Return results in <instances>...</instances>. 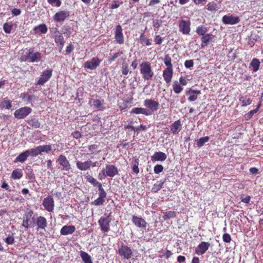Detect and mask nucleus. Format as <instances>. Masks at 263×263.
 Wrapping results in <instances>:
<instances>
[{
  "label": "nucleus",
  "mask_w": 263,
  "mask_h": 263,
  "mask_svg": "<svg viewBox=\"0 0 263 263\" xmlns=\"http://www.w3.org/2000/svg\"><path fill=\"white\" fill-rule=\"evenodd\" d=\"M99 190V195L101 198H105L106 197V193L102 187V184L98 187Z\"/></svg>",
  "instance_id": "3c124183"
},
{
  "label": "nucleus",
  "mask_w": 263,
  "mask_h": 263,
  "mask_svg": "<svg viewBox=\"0 0 263 263\" xmlns=\"http://www.w3.org/2000/svg\"><path fill=\"white\" fill-rule=\"evenodd\" d=\"M213 37H212L211 34L207 33L202 36L201 38V46L202 47L206 46L210 42H213Z\"/></svg>",
  "instance_id": "b1692460"
},
{
  "label": "nucleus",
  "mask_w": 263,
  "mask_h": 263,
  "mask_svg": "<svg viewBox=\"0 0 263 263\" xmlns=\"http://www.w3.org/2000/svg\"><path fill=\"white\" fill-rule=\"evenodd\" d=\"M11 13H12V14L13 15V16H17V15H19L21 13V11L20 9H17V8H13L12 10H11Z\"/></svg>",
  "instance_id": "338daca9"
},
{
  "label": "nucleus",
  "mask_w": 263,
  "mask_h": 263,
  "mask_svg": "<svg viewBox=\"0 0 263 263\" xmlns=\"http://www.w3.org/2000/svg\"><path fill=\"white\" fill-rule=\"evenodd\" d=\"M240 199L242 202L249 203L251 199V197L249 195L245 196L242 195L240 197Z\"/></svg>",
  "instance_id": "5fc2aeb1"
},
{
  "label": "nucleus",
  "mask_w": 263,
  "mask_h": 263,
  "mask_svg": "<svg viewBox=\"0 0 263 263\" xmlns=\"http://www.w3.org/2000/svg\"><path fill=\"white\" fill-rule=\"evenodd\" d=\"M35 224L37 227V230L39 229L45 230V228L47 226V220L44 217L40 216L37 218Z\"/></svg>",
  "instance_id": "aec40b11"
},
{
  "label": "nucleus",
  "mask_w": 263,
  "mask_h": 263,
  "mask_svg": "<svg viewBox=\"0 0 263 263\" xmlns=\"http://www.w3.org/2000/svg\"><path fill=\"white\" fill-rule=\"evenodd\" d=\"M190 21L182 20L179 24V30L182 32L183 34H188L190 32Z\"/></svg>",
  "instance_id": "ddd939ff"
},
{
  "label": "nucleus",
  "mask_w": 263,
  "mask_h": 263,
  "mask_svg": "<svg viewBox=\"0 0 263 263\" xmlns=\"http://www.w3.org/2000/svg\"><path fill=\"white\" fill-rule=\"evenodd\" d=\"M57 161L62 166V170L65 171H68L71 168V164L65 156L61 155L59 156Z\"/></svg>",
  "instance_id": "0eeeda50"
},
{
  "label": "nucleus",
  "mask_w": 263,
  "mask_h": 263,
  "mask_svg": "<svg viewBox=\"0 0 263 263\" xmlns=\"http://www.w3.org/2000/svg\"><path fill=\"white\" fill-rule=\"evenodd\" d=\"M13 29V25L11 22L6 23L3 25V29L5 33H10Z\"/></svg>",
  "instance_id": "c03bdc74"
},
{
  "label": "nucleus",
  "mask_w": 263,
  "mask_h": 263,
  "mask_svg": "<svg viewBox=\"0 0 263 263\" xmlns=\"http://www.w3.org/2000/svg\"><path fill=\"white\" fill-rule=\"evenodd\" d=\"M173 69H165L163 71V77L164 81L167 84L170 83L173 77Z\"/></svg>",
  "instance_id": "4be33fe9"
},
{
  "label": "nucleus",
  "mask_w": 263,
  "mask_h": 263,
  "mask_svg": "<svg viewBox=\"0 0 263 263\" xmlns=\"http://www.w3.org/2000/svg\"><path fill=\"white\" fill-rule=\"evenodd\" d=\"M52 70L46 69L44 71L36 84L40 85H43L47 82L52 76Z\"/></svg>",
  "instance_id": "6e6552de"
},
{
  "label": "nucleus",
  "mask_w": 263,
  "mask_h": 263,
  "mask_svg": "<svg viewBox=\"0 0 263 263\" xmlns=\"http://www.w3.org/2000/svg\"><path fill=\"white\" fill-rule=\"evenodd\" d=\"M210 139V137L208 136H205L202 138H200L197 141V145L198 147H202L204 145V144L207 142Z\"/></svg>",
  "instance_id": "37998d69"
},
{
  "label": "nucleus",
  "mask_w": 263,
  "mask_h": 263,
  "mask_svg": "<svg viewBox=\"0 0 263 263\" xmlns=\"http://www.w3.org/2000/svg\"><path fill=\"white\" fill-rule=\"evenodd\" d=\"M105 171L107 176L114 177L118 174V170L117 167L114 165L107 164Z\"/></svg>",
  "instance_id": "2eb2a0df"
},
{
  "label": "nucleus",
  "mask_w": 263,
  "mask_h": 263,
  "mask_svg": "<svg viewBox=\"0 0 263 263\" xmlns=\"http://www.w3.org/2000/svg\"><path fill=\"white\" fill-rule=\"evenodd\" d=\"M175 216H176L175 212L172 211H169L166 212L164 213V214L163 215V218L165 220L166 219H170V218H173Z\"/></svg>",
  "instance_id": "49530a36"
},
{
  "label": "nucleus",
  "mask_w": 263,
  "mask_h": 263,
  "mask_svg": "<svg viewBox=\"0 0 263 263\" xmlns=\"http://www.w3.org/2000/svg\"><path fill=\"white\" fill-rule=\"evenodd\" d=\"M122 4V2H119L118 1H114L113 3L110 5V8L111 9L117 8Z\"/></svg>",
  "instance_id": "6e6d98bb"
},
{
  "label": "nucleus",
  "mask_w": 263,
  "mask_h": 263,
  "mask_svg": "<svg viewBox=\"0 0 263 263\" xmlns=\"http://www.w3.org/2000/svg\"><path fill=\"white\" fill-rule=\"evenodd\" d=\"M181 127V124L180 120H177L175 121L171 126V131L174 134H177L180 131V128Z\"/></svg>",
  "instance_id": "a878e982"
},
{
  "label": "nucleus",
  "mask_w": 263,
  "mask_h": 263,
  "mask_svg": "<svg viewBox=\"0 0 263 263\" xmlns=\"http://www.w3.org/2000/svg\"><path fill=\"white\" fill-rule=\"evenodd\" d=\"M28 52L21 57L22 61H27L30 63L39 62L42 59L41 53L37 51H34L33 49L30 48L27 50Z\"/></svg>",
  "instance_id": "f03ea898"
},
{
  "label": "nucleus",
  "mask_w": 263,
  "mask_h": 263,
  "mask_svg": "<svg viewBox=\"0 0 263 263\" xmlns=\"http://www.w3.org/2000/svg\"><path fill=\"white\" fill-rule=\"evenodd\" d=\"M105 202V198H101L99 196L97 199L91 202V204L96 206H99L102 205Z\"/></svg>",
  "instance_id": "a18cd8bd"
},
{
  "label": "nucleus",
  "mask_w": 263,
  "mask_h": 263,
  "mask_svg": "<svg viewBox=\"0 0 263 263\" xmlns=\"http://www.w3.org/2000/svg\"><path fill=\"white\" fill-rule=\"evenodd\" d=\"M27 153L28 156H31L32 157H36V154L34 150V148H31L25 151Z\"/></svg>",
  "instance_id": "13d9d810"
},
{
  "label": "nucleus",
  "mask_w": 263,
  "mask_h": 263,
  "mask_svg": "<svg viewBox=\"0 0 263 263\" xmlns=\"http://www.w3.org/2000/svg\"><path fill=\"white\" fill-rule=\"evenodd\" d=\"M208 30V29L207 27H206L204 26H198L196 28V33L199 35H202V36L206 34V33L207 32Z\"/></svg>",
  "instance_id": "ea45409f"
},
{
  "label": "nucleus",
  "mask_w": 263,
  "mask_h": 263,
  "mask_svg": "<svg viewBox=\"0 0 263 263\" xmlns=\"http://www.w3.org/2000/svg\"><path fill=\"white\" fill-rule=\"evenodd\" d=\"M69 16V12L67 10L60 11L57 12L54 16V20L57 22H61L64 21Z\"/></svg>",
  "instance_id": "f8f14e48"
},
{
  "label": "nucleus",
  "mask_w": 263,
  "mask_h": 263,
  "mask_svg": "<svg viewBox=\"0 0 263 263\" xmlns=\"http://www.w3.org/2000/svg\"><path fill=\"white\" fill-rule=\"evenodd\" d=\"M222 239L225 242L229 243L231 241V237L228 233H225L223 235Z\"/></svg>",
  "instance_id": "4d7b16f0"
},
{
  "label": "nucleus",
  "mask_w": 263,
  "mask_h": 263,
  "mask_svg": "<svg viewBox=\"0 0 263 263\" xmlns=\"http://www.w3.org/2000/svg\"><path fill=\"white\" fill-rule=\"evenodd\" d=\"M186 93L189 95L188 100L190 102H192L195 101L197 99L198 96L201 94V91L198 90L190 89L186 92Z\"/></svg>",
  "instance_id": "393cba45"
},
{
  "label": "nucleus",
  "mask_w": 263,
  "mask_h": 263,
  "mask_svg": "<svg viewBox=\"0 0 263 263\" xmlns=\"http://www.w3.org/2000/svg\"><path fill=\"white\" fill-rule=\"evenodd\" d=\"M210 246V243L202 241L199 244L196 249V253L197 254L202 255L209 249Z\"/></svg>",
  "instance_id": "f3484780"
},
{
  "label": "nucleus",
  "mask_w": 263,
  "mask_h": 263,
  "mask_svg": "<svg viewBox=\"0 0 263 263\" xmlns=\"http://www.w3.org/2000/svg\"><path fill=\"white\" fill-rule=\"evenodd\" d=\"M239 101L243 106L250 105L252 102L251 99L250 98H247L246 96H241L239 98Z\"/></svg>",
  "instance_id": "4c0bfd02"
},
{
  "label": "nucleus",
  "mask_w": 263,
  "mask_h": 263,
  "mask_svg": "<svg viewBox=\"0 0 263 263\" xmlns=\"http://www.w3.org/2000/svg\"><path fill=\"white\" fill-rule=\"evenodd\" d=\"M119 254L126 259H129L132 256L133 252L127 246H122L119 249Z\"/></svg>",
  "instance_id": "9b49d317"
},
{
  "label": "nucleus",
  "mask_w": 263,
  "mask_h": 263,
  "mask_svg": "<svg viewBox=\"0 0 263 263\" xmlns=\"http://www.w3.org/2000/svg\"><path fill=\"white\" fill-rule=\"evenodd\" d=\"M28 157V156L27 154V153L26 152V151H24L16 157L14 162H20L21 163L24 162L27 160Z\"/></svg>",
  "instance_id": "72a5a7b5"
},
{
  "label": "nucleus",
  "mask_w": 263,
  "mask_h": 263,
  "mask_svg": "<svg viewBox=\"0 0 263 263\" xmlns=\"http://www.w3.org/2000/svg\"><path fill=\"white\" fill-rule=\"evenodd\" d=\"M144 105L148 111H151V115L159 107V103L152 99H146L144 101Z\"/></svg>",
  "instance_id": "39448f33"
},
{
  "label": "nucleus",
  "mask_w": 263,
  "mask_h": 263,
  "mask_svg": "<svg viewBox=\"0 0 263 263\" xmlns=\"http://www.w3.org/2000/svg\"><path fill=\"white\" fill-rule=\"evenodd\" d=\"M41 152L42 153L43 152H46L48 153L52 149L51 145H40Z\"/></svg>",
  "instance_id": "de8ad7c7"
},
{
  "label": "nucleus",
  "mask_w": 263,
  "mask_h": 263,
  "mask_svg": "<svg viewBox=\"0 0 263 263\" xmlns=\"http://www.w3.org/2000/svg\"><path fill=\"white\" fill-rule=\"evenodd\" d=\"M32 111L29 107H23L16 109L14 112V116L17 119H24L28 116Z\"/></svg>",
  "instance_id": "7ed1b4c3"
},
{
  "label": "nucleus",
  "mask_w": 263,
  "mask_h": 263,
  "mask_svg": "<svg viewBox=\"0 0 263 263\" xmlns=\"http://www.w3.org/2000/svg\"><path fill=\"white\" fill-rule=\"evenodd\" d=\"M85 178L88 182L92 184L94 186L98 187L101 184L100 182H98L95 178L88 174L85 176Z\"/></svg>",
  "instance_id": "c756f323"
},
{
  "label": "nucleus",
  "mask_w": 263,
  "mask_h": 263,
  "mask_svg": "<svg viewBox=\"0 0 263 263\" xmlns=\"http://www.w3.org/2000/svg\"><path fill=\"white\" fill-rule=\"evenodd\" d=\"M250 65L253 67V71H257L258 70L259 66H260V62H259V60H258L256 58H254L252 60V61L250 63Z\"/></svg>",
  "instance_id": "a19ab883"
},
{
  "label": "nucleus",
  "mask_w": 263,
  "mask_h": 263,
  "mask_svg": "<svg viewBox=\"0 0 263 263\" xmlns=\"http://www.w3.org/2000/svg\"><path fill=\"white\" fill-rule=\"evenodd\" d=\"M240 21L239 17L231 15H224L222 18L223 23L228 25H235Z\"/></svg>",
  "instance_id": "1a4fd4ad"
},
{
  "label": "nucleus",
  "mask_w": 263,
  "mask_h": 263,
  "mask_svg": "<svg viewBox=\"0 0 263 263\" xmlns=\"http://www.w3.org/2000/svg\"><path fill=\"white\" fill-rule=\"evenodd\" d=\"M140 71L145 80H151L154 76V72L149 62H143L140 64Z\"/></svg>",
  "instance_id": "f257e3e1"
},
{
  "label": "nucleus",
  "mask_w": 263,
  "mask_h": 263,
  "mask_svg": "<svg viewBox=\"0 0 263 263\" xmlns=\"http://www.w3.org/2000/svg\"><path fill=\"white\" fill-rule=\"evenodd\" d=\"M74 49V46L72 44H69L66 47V54H70Z\"/></svg>",
  "instance_id": "774afa93"
},
{
  "label": "nucleus",
  "mask_w": 263,
  "mask_h": 263,
  "mask_svg": "<svg viewBox=\"0 0 263 263\" xmlns=\"http://www.w3.org/2000/svg\"><path fill=\"white\" fill-rule=\"evenodd\" d=\"M28 124L35 128L40 127L41 124L39 120L35 118L31 119L27 121Z\"/></svg>",
  "instance_id": "58836bf2"
},
{
  "label": "nucleus",
  "mask_w": 263,
  "mask_h": 263,
  "mask_svg": "<svg viewBox=\"0 0 263 263\" xmlns=\"http://www.w3.org/2000/svg\"><path fill=\"white\" fill-rule=\"evenodd\" d=\"M173 88L174 92L176 93H180L183 90L182 87L180 84L177 81L174 82L173 84Z\"/></svg>",
  "instance_id": "e433bc0d"
},
{
  "label": "nucleus",
  "mask_w": 263,
  "mask_h": 263,
  "mask_svg": "<svg viewBox=\"0 0 263 263\" xmlns=\"http://www.w3.org/2000/svg\"><path fill=\"white\" fill-rule=\"evenodd\" d=\"M111 218L109 216H102L98 221L101 230L103 232H107L109 230V223Z\"/></svg>",
  "instance_id": "20e7f679"
},
{
  "label": "nucleus",
  "mask_w": 263,
  "mask_h": 263,
  "mask_svg": "<svg viewBox=\"0 0 263 263\" xmlns=\"http://www.w3.org/2000/svg\"><path fill=\"white\" fill-rule=\"evenodd\" d=\"M1 108H5L6 109H9L12 107L11 102L7 99L5 98L0 104Z\"/></svg>",
  "instance_id": "473e14b6"
},
{
  "label": "nucleus",
  "mask_w": 263,
  "mask_h": 263,
  "mask_svg": "<svg viewBox=\"0 0 263 263\" xmlns=\"http://www.w3.org/2000/svg\"><path fill=\"white\" fill-rule=\"evenodd\" d=\"M33 215V212L31 210L27 212L25 215V219H24L23 221L22 226L25 228H28L29 227V221L30 218L32 217Z\"/></svg>",
  "instance_id": "c85d7f7f"
},
{
  "label": "nucleus",
  "mask_w": 263,
  "mask_h": 263,
  "mask_svg": "<svg viewBox=\"0 0 263 263\" xmlns=\"http://www.w3.org/2000/svg\"><path fill=\"white\" fill-rule=\"evenodd\" d=\"M23 174L22 170L17 168L12 171L11 177L13 179H20L23 176Z\"/></svg>",
  "instance_id": "7c9ffc66"
},
{
  "label": "nucleus",
  "mask_w": 263,
  "mask_h": 263,
  "mask_svg": "<svg viewBox=\"0 0 263 263\" xmlns=\"http://www.w3.org/2000/svg\"><path fill=\"white\" fill-rule=\"evenodd\" d=\"M80 256L84 263H89L92 261L91 256L84 251H80Z\"/></svg>",
  "instance_id": "2f4dec72"
},
{
  "label": "nucleus",
  "mask_w": 263,
  "mask_h": 263,
  "mask_svg": "<svg viewBox=\"0 0 263 263\" xmlns=\"http://www.w3.org/2000/svg\"><path fill=\"white\" fill-rule=\"evenodd\" d=\"M47 27L45 24H41L35 26L33 28V31L35 34L46 33L47 31Z\"/></svg>",
  "instance_id": "bb28decb"
},
{
  "label": "nucleus",
  "mask_w": 263,
  "mask_h": 263,
  "mask_svg": "<svg viewBox=\"0 0 263 263\" xmlns=\"http://www.w3.org/2000/svg\"><path fill=\"white\" fill-rule=\"evenodd\" d=\"M207 9L211 11H215L217 10V4L214 2L209 3L207 6Z\"/></svg>",
  "instance_id": "09e8293b"
},
{
  "label": "nucleus",
  "mask_w": 263,
  "mask_h": 263,
  "mask_svg": "<svg viewBox=\"0 0 263 263\" xmlns=\"http://www.w3.org/2000/svg\"><path fill=\"white\" fill-rule=\"evenodd\" d=\"M163 166L162 165L157 164L154 168V171L155 174H158L163 171Z\"/></svg>",
  "instance_id": "603ef678"
},
{
  "label": "nucleus",
  "mask_w": 263,
  "mask_h": 263,
  "mask_svg": "<svg viewBox=\"0 0 263 263\" xmlns=\"http://www.w3.org/2000/svg\"><path fill=\"white\" fill-rule=\"evenodd\" d=\"M104 101L100 100L99 99H96L93 100V105L96 108L99 110H103L104 109L103 107Z\"/></svg>",
  "instance_id": "c9c22d12"
},
{
  "label": "nucleus",
  "mask_w": 263,
  "mask_h": 263,
  "mask_svg": "<svg viewBox=\"0 0 263 263\" xmlns=\"http://www.w3.org/2000/svg\"><path fill=\"white\" fill-rule=\"evenodd\" d=\"M163 62L165 66L167 67L166 69H173V65L172 64V60L168 54H166L163 59Z\"/></svg>",
  "instance_id": "f704fd0d"
},
{
  "label": "nucleus",
  "mask_w": 263,
  "mask_h": 263,
  "mask_svg": "<svg viewBox=\"0 0 263 263\" xmlns=\"http://www.w3.org/2000/svg\"><path fill=\"white\" fill-rule=\"evenodd\" d=\"M163 39L160 36V35H156L154 39V41L155 42L156 44L160 45L162 43Z\"/></svg>",
  "instance_id": "0e129e2a"
},
{
  "label": "nucleus",
  "mask_w": 263,
  "mask_h": 263,
  "mask_svg": "<svg viewBox=\"0 0 263 263\" xmlns=\"http://www.w3.org/2000/svg\"><path fill=\"white\" fill-rule=\"evenodd\" d=\"M5 241L8 245H12L14 243V238L12 235H9L5 238Z\"/></svg>",
  "instance_id": "864d4df0"
},
{
  "label": "nucleus",
  "mask_w": 263,
  "mask_h": 263,
  "mask_svg": "<svg viewBox=\"0 0 263 263\" xmlns=\"http://www.w3.org/2000/svg\"><path fill=\"white\" fill-rule=\"evenodd\" d=\"M48 3L50 4H55L57 7H60L61 5V0H47Z\"/></svg>",
  "instance_id": "e2e57ef3"
},
{
  "label": "nucleus",
  "mask_w": 263,
  "mask_h": 263,
  "mask_svg": "<svg viewBox=\"0 0 263 263\" xmlns=\"http://www.w3.org/2000/svg\"><path fill=\"white\" fill-rule=\"evenodd\" d=\"M76 230L74 226H64L61 229L60 233L62 235H67L72 234Z\"/></svg>",
  "instance_id": "412c9836"
},
{
  "label": "nucleus",
  "mask_w": 263,
  "mask_h": 263,
  "mask_svg": "<svg viewBox=\"0 0 263 263\" xmlns=\"http://www.w3.org/2000/svg\"><path fill=\"white\" fill-rule=\"evenodd\" d=\"M166 158L167 155L162 152H156L151 156V160L153 162L164 161L166 159Z\"/></svg>",
  "instance_id": "6ab92c4d"
},
{
  "label": "nucleus",
  "mask_w": 263,
  "mask_h": 263,
  "mask_svg": "<svg viewBox=\"0 0 263 263\" xmlns=\"http://www.w3.org/2000/svg\"><path fill=\"white\" fill-rule=\"evenodd\" d=\"M54 41L57 45L65 44L64 37L61 34H58L55 35Z\"/></svg>",
  "instance_id": "79ce46f5"
},
{
  "label": "nucleus",
  "mask_w": 263,
  "mask_h": 263,
  "mask_svg": "<svg viewBox=\"0 0 263 263\" xmlns=\"http://www.w3.org/2000/svg\"><path fill=\"white\" fill-rule=\"evenodd\" d=\"M129 72L128 67L127 65H123L122 66V73L124 75H127Z\"/></svg>",
  "instance_id": "680f3d73"
},
{
  "label": "nucleus",
  "mask_w": 263,
  "mask_h": 263,
  "mask_svg": "<svg viewBox=\"0 0 263 263\" xmlns=\"http://www.w3.org/2000/svg\"><path fill=\"white\" fill-rule=\"evenodd\" d=\"M184 66L187 68H190L194 66V62L192 60H186L184 62Z\"/></svg>",
  "instance_id": "bf43d9fd"
},
{
  "label": "nucleus",
  "mask_w": 263,
  "mask_h": 263,
  "mask_svg": "<svg viewBox=\"0 0 263 263\" xmlns=\"http://www.w3.org/2000/svg\"><path fill=\"white\" fill-rule=\"evenodd\" d=\"M101 60L97 57L92 58L90 61H87L84 64V67L89 70H94L100 65Z\"/></svg>",
  "instance_id": "423d86ee"
},
{
  "label": "nucleus",
  "mask_w": 263,
  "mask_h": 263,
  "mask_svg": "<svg viewBox=\"0 0 263 263\" xmlns=\"http://www.w3.org/2000/svg\"><path fill=\"white\" fill-rule=\"evenodd\" d=\"M76 163L77 168L81 171L88 170L91 167V160H88L84 162L77 160L76 161Z\"/></svg>",
  "instance_id": "dca6fc26"
},
{
  "label": "nucleus",
  "mask_w": 263,
  "mask_h": 263,
  "mask_svg": "<svg viewBox=\"0 0 263 263\" xmlns=\"http://www.w3.org/2000/svg\"><path fill=\"white\" fill-rule=\"evenodd\" d=\"M165 181L166 179H161L157 183L154 184L152 188V192L154 193L158 192L163 187V184L165 182Z\"/></svg>",
  "instance_id": "cd10ccee"
},
{
  "label": "nucleus",
  "mask_w": 263,
  "mask_h": 263,
  "mask_svg": "<svg viewBox=\"0 0 263 263\" xmlns=\"http://www.w3.org/2000/svg\"><path fill=\"white\" fill-rule=\"evenodd\" d=\"M115 37L117 43L122 44L124 43V36L122 33V29L120 25H118L116 28Z\"/></svg>",
  "instance_id": "4468645a"
},
{
  "label": "nucleus",
  "mask_w": 263,
  "mask_h": 263,
  "mask_svg": "<svg viewBox=\"0 0 263 263\" xmlns=\"http://www.w3.org/2000/svg\"><path fill=\"white\" fill-rule=\"evenodd\" d=\"M151 111H148L146 108L142 107H134L130 110L131 114H143L146 116L151 115Z\"/></svg>",
  "instance_id": "5701e85b"
},
{
  "label": "nucleus",
  "mask_w": 263,
  "mask_h": 263,
  "mask_svg": "<svg viewBox=\"0 0 263 263\" xmlns=\"http://www.w3.org/2000/svg\"><path fill=\"white\" fill-rule=\"evenodd\" d=\"M43 205L48 212H52L54 207V200L52 197L49 196L44 198Z\"/></svg>",
  "instance_id": "9d476101"
},
{
  "label": "nucleus",
  "mask_w": 263,
  "mask_h": 263,
  "mask_svg": "<svg viewBox=\"0 0 263 263\" xmlns=\"http://www.w3.org/2000/svg\"><path fill=\"white\" fill-rule=\"evenodd\" d=\"M162 24V21L161 20L156 19L153 21V26L155 30L156 29H158Z\"/></svg>",
  "instance_id": "8fccbe9b"
},
{
  "label": "nucleus",
  "mask_w": 263,
  "mask_h": 263,
  "mask_svg": "<svg viewBox=\"0 0 263 263\" xmlns=\"http://www.w3.org/2000/svg\"><path fill=\"white\" fill-rule=\"evenodd\" d=\"M132 221L138 228H144L146 226V222L144 219L135 215L133 216Z\"/></svg>",
  "instance_id": "a211bd4d"
},
{
  "label": "nucleus",
  "mask_w": 263,
  "mask_h": 263,
  "mask_svg": "<svg viewBox=\"0 0 263 263\" xmlns=\"http://www.w3.org/2000/svg\"><path fill=\"white\" fill-rule=\"evenodd\" d=\"M24 99H26L28 102H31L33 100L35 99V97L34 95H24L23 97Z\"/></svg>",
  "instance_id": "052dcab7"
},
{
  "label": "nucleus",
  "mask_w": 263,
  "mask_h": 263,
  "mask_svg": "<svg viewBox=\"0 0 263 263\" xmlns=\"http://www.w3.org/2000/svg\"><path fill=\"white\" fill-rule=\"evenodd\" d=\"M107 176V175L106 174V172L105 171V170L103 169L101 172H100L99 174L98 178L100 180H103L105 178V177Z\"/></svg>",
  "instance_id": "69168bd1"
}]
</instances>
